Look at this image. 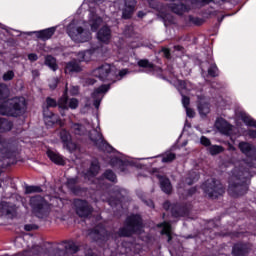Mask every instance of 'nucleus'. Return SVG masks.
I'll return each instance as SVG.
<instances>
[{"instance_id": "nucleus-1", "label": "nucleus", "mask_w": 256, "mask_h": 256, "mask_svg": "<svg viewBox=\"0 0 256 256\" xmlns=\"http://www.w3.org/2000/svg\"><path fill=\"white\" fill-rule=\"evenodd\" d=\"M170 1L168 5H160L157 7L158 9V17L163 21L165 27L168 25H173L175 23V17L171 13H175V15H185V13H189L192 9L196 7H200L201 5H207V3H215V5H221V3H225V0H164ZM171 13H170V12Z\"/></svg>"}, {"instance_id": "nucleus-2", "label": "nucleus", "mask_w": 256, "mask_h": 256, "mask_svg": "<svg viewBox=\"0 0 256 256\" xmlns=\"http://www.w3.org/2000/svg\"><path fill=\"white\" fill-rule=\"evenodd\" d=\"M63 247H64L65 251H62L60 249L45 250V249L41 248L40 246H34L30 250L29 255H32V256H70V255H74V253H77L79 251V246L73 241L64 242Z\"/></svg>"}, {"instance_id": "nucleus-3", "label": "nucleus", "mask_w": 256, "mask_h": 256, "mask_svg": "<svg viewBox=\"0 0 256 256\" xmlns=\"http://www.w3.org/2000/svg\"><path fill=\"white\" fill-rule=\"evenodd\" d=\"M249 172L245 169H235L230 179L229 191L232 195H245L247 193V182Z\"/></svg>"}, {"instance_id": "nucleus-4", "label": "nucleus", "mask_w": 256, "mask_h": 256, "mask_svg": "<svg viewBox=\"0 0 256 256\" xmlns=\"http://www.w3.org/2000/svg\"><path fill=\"white\" fill-rule=\"evenodd\" d=\"M83 27H87V23L77 20H73L68 25L67 33L75 43H87V41H91V32Z\"/></svg>"}, {"instance_id": "nucleus-5", "label": "nucleus", "mask_w": 256, "mask_h": 256, "mask_svg": "<svg viewBox=\"0 0 256 256\" xmlns=\"http://www.w3.org/2000/svg\"><path fill=\"white\" fill-rule=\"evenodd\" d=\"M25 107H27L25 104V98H14L0 104V115L17 117L20 113L25 111Z\"/></svg>"}, {"instance_id": "nucleus-6", "label": "nucleus", "mask_w": 256, "mask_h": 256, "mask_svg": "<svg viewBox=\"0 0 256 256\" xmlns=\"http://www.w3.org/2000/svg\"><path fill=\"white\" fill-rule=\"evenodd\" d=\"M46 103L48 107H57L58 105L62 117H65V111H69V109H77L79 107V100H77V98L69 99V97H67V85L65 92L63 96L58 100V103L53 98H47Z\"/></svg>"}, {"instance_id": "nucleus-7", "label": "nucleus", "mask_w": 256, "mask_h": 256, "mask_svg": "<svg viewBox=\"0 0 256 256\" xmlns=\"http://www.w3.org/2000/svg\"><path fill=\"white\" fill-rule=\"evenodd\" d=\"M30 205L32 207V212L40 219L47 217V215L51 213V205H49V203H47L41 196L32 197L30 199Z\"/></svg>"}, {"instance_id": "nucleus-8", "label": "nucleus", "mask_w": 256, "mask_h": 256, "mask_svg": "<svg viewBox=\"0 0 256 256\" xmlns=\"http://www.w3.org/2000/svg\"><path fill=\"white\" fill-rule=\"evenodd\" d=\"M143 229V222L141 221V216L133 215L127 218L126 226L119 231V235L122 237H129L133 233H141Z\"/></svg>"}, {"instance_id": "nucleus-9", "label": "nucleus", "mask_w": 256, "mask_h": 256, "mask_svg": "<svg viewBox=\"0 0 256 256\" xmlns=\"http://www.w3.org/2000/svg\"><path fill=\"white\" fill-rule=\"evenodd\" d=\"M92 77H97L100 81H113L117 77L115 66L103 64L92 71Z\"/></svg>"}, {"instance_id": "nucleus-10", "label": "nucleus", "mask_w": 256, "mask_h": 256, "mask_svg": "<svg viewBox=\"0 0 256 256\" xmlns=\"http://www.w3.org/2000/svg\"><path fill=\"white\" fill-rule=\"evenodd\" d=\"M202 189L206 195L212 199H217L219 195H223L225 193L223 185L214 179L208 180L205 184H203Z\"/></svg>"}, {"instance_id": "nucleus-11", "label": "nucleus", "mask_w": 256, "mask_h": 256, "mask_svg": "<svg viewBox=\"0 0 256 256\" xmlns=\"http://www.w3.org/2000/svg\"><path fill=\"white\" fill-rule=\"evenodd\" d=\"M173 85L178 89V91L182 95V105L184 109L189 107L190 99L189 97L185 96V93H189L191 91V82H185L179 79L173 81Z\"/></svg>"}, {"instance_id": "nucleus-12", "label": "nucleus", "mask_w": 256, "mask_h": 256, "mask_svg": "<svg viewBox=\"0 0 256 256\" xmlns=\"http://www.w3.org/2000/svg\"><path fill=\"white\" fill-rule=\"evenodd\" d=\"M90 139L95 143L96 147L102 151H107L109 153L113 150V148L103 139V134H101L97 129L92 130L90 133Z\"/></svg>"}, {"instance_id": "nucleus-13", "label": "nucleus", "mask_w": 256, "mask_h": 256, "mask_svg": "<svg viewBox=\"0 0 256 256\" xmlns=\"http://www.w3.org/2000/svg\"><path fill=\"white\" fill-rule=\"evenodd\" d=\"M110 86L109 85H102L94 90V92L91 95L90 102L96 109H99V105H101V101H103V97H105V94L107 91H109Z\"/></svg>"}, {"instance_id": "nucleus-14", "label": "nucleus", "mask_w": 256, "mask_h": 256, "mask_svg": "<svg viewBox=\"0 0 256 256\" xmlns=\"http://www.w3.org/2000/svg\"><path fill=\"white\" fill-rule=\"evenodd\" d=\"M74 207L79 217H89V215H91V212L93 211L91 206H89V203L83 200H75Z\"/></svg>"}, {"instance_id": "nucleus-15", "label": "nucleus", "mask_w": 256, "mask_h": 256, "mask_svg": "<svg viewBox=\"0 0 256 256\" xmlns=\"http://www.w3.org/2000/svg\"><path fill=\"white\" fill-rule=\"evenodd\" d=\"M89 129H91V124H81V123H73V121L70 120V131L74 135L78 137H83L87 135L89 132Z\"/></svg>"}, {"instance_id": "nucleus-16", "label": "nucleus", "mask_w": 256, "mask_h": 256, "mask_svg": "<svg viewBox=\"0 0 256 256\" xmlns=\"http://www.w3.org/2000/svg\"><path fill=\"white\" fill-rule=\"evenodd\" d=\"M215 127L219 133H222V135H233V126L223 118H218L216 120Z\"/></svg>"}, {"instance_id": "nucleus-17", "label": "nucleus", "mask_w": 256, "mask_h": 256, "mask_svg": "<svg viewBox=\"0 0 256 256\" xmlns=\"http://www.w3.org/2000/svg\"><path fill=\"white\" fill-rule=\"evenodd\" d=\"M197 109L200 117L202 118L211 113V107L209 106V102L205 96H198Z\"/></svg>"}, {"instance_id": "nucleus-18", "label": "nucleus", "mask_w": 256, "mask_h": 256, "mask_svg": "<svg viewBox=\"0 0 256 256\" xmlns=\"http://www.w3.org/2000/svg\"><path fill=\"white\" fill-rule=\"evenodd\" d=\"M111 163L114 167L118 165V167L121 169V171H125L124 167H127L129 165H135L134 160H131L123 155L113 158L111 160Z\"/></svg>"}, {"instance_id": "nucleus-19", "label": "nucleus", "mask_w": 256, "mask_h": 256, "mask_svg": "<svg viewBox=\"0 0 256 256\" xmlns=\"http://www.w3.org/2000/svg\"><path fill=\"white\" fill-rule=\"evenodd\" d=\"M240 119L247 125V127H255L256 129V120L253 119L249 114L242 112L240 114ZM248 135L256 139V130H249Z\"/></svg>"}, {"instance_id": "nucleus-20", "label": "nucleus", "mask_w": 256, "mask_h": 256, "mask_svg": "<svg viewBox=\"0 0 256 256\" xmlns=\"http://www.w3.org/2000/svg\"><path fill=\"white\" fill-rule=\"evenodd\" d=\"M239 149L242 151V153H244V155H246V157L251 159V161L256 160V148L251 146V144L247 142H241L239 144Z\"/></svg>"}, {"instance_id": "nucleus-21", "label": "nucleus", "mask_w": 256, "mask_h": 256, "mask_svg": "<svg viewBox=\"0 0 256 256\" xmlns=\"http://www.w3.org/2000/svg\"><path fill=\"white\" fill-rule=\"evenodd\" d=\"M124 7L122 8V17L124 19H129L131 15H133V11H135V5L137 2L135 0H123Z\"/></svg>"}, {"instance_id": "nucleus-22", "label": "nucleus", "mask_w": 256, "mask_h": 256, "mask_svg": "<svg viewBox=\"0 0 256 256\" xmlns=\"http://www.w3.org/2000/svg\"><path fill=\"white\" fill-rule=\"evenodd\" d=\"M44 123L47 125V127H53L55 123H59L61 126H63V122H61L59 116L49 112V110H44Z\"/></svg>"}, {"instance_id": "nucleus-23", "label": "nucleus", "mask_w": 256, "mask_h": 256, "mask_svg": "<svg viewBox=\"0 0 256 256\" xmlns=\"http://www.w3.org/2000/svg\"><path fill=\"white\" fill-rule=\"evenodd\" d=\"M36 35L38 39H42V41H47V39H51L55 34V28H48L45 30L34 31V32H27V35Z\"/></svg>"}, {"instance_id": "nucleus-24", "label": "nucleus", "mask_w": 256, "mask_h": 256, "mask_svg": "<svg viewBox=\"0 0 256 256\" xmlns=\"http://www.w3.org/2000/svg\"><path fill=\"white\" fill-rule=\"evenodd\" d=\"M103 23V20L97 13L95 12L94 9H90V14H89V25L92 29V31H96L99 29V26Z\"/></svg>"}, {"instance_id": "nucleus-25", "label": "nucleus", "mask_w": 256, "mask_h": 256, "mask_svg": "<svg viewBox=\"0 0 256 256\" xmlns=\"http://www.w3.org/2000/svg\"><path fill=\"white\" fill-rule=\"evenodd\" d=\"M97 39L102 43H109V41H111V29L107 26H103L97 32Z\"/></svg>"}, {"instance_id": "nucleus-26", "label": "nucleus", "mask_w": 256, "mask_h": 256, "mask_svg": "<svg viewBox=\"0 0 256 256\" xmlns=\"http://www.w3.org/2000/svg\"><path fill=\"white\" fill-rule=\"evenodd\" d=\"M64 71L66 75H71V73H79V71H81V66L79 63H77V61L72 60L66 64Z\"/></svg>"}, {"instance_id": "nucleus-27", "label": "nucleus", "mask_w": 256, "mask_h": 256, "mask_svg": "<svg viewBox=\"0 0 256 256\" xmlns=\"http://www.w3.org/2000/svg\"><path fill=\"white\" fill-rule=\"evenodd\" d=\"M97 173H99V162L95 160L92 162L89 171L85 174V179L91 181L93 177L97 176Z\"/></svg>"}, {"instance_id": "nucleus-28", "label": "nucleus", "mask_w": 256, "mask_h": 256, "mask_svg": "<svg viewBox=\"0 0 256 256\" xmlns=\"http://www.w3.org/2000/svg\"><path fill=\"white\" fill-rule=\"evenodd\" d=\"M47 155L56 165H64L65 160L63 159V156L59 155V153H56L53 150H48Z\"/></svg>"}, {"instance_id": "nucleus-29", "label": "nucleus", "mask_w": 256, "mask_h": 256, "mask_svg": "<svg viewBox=\"0 0 256 256\" xmlns=\"http://www.w3.org/2000/svg\"><path fill=\"white\" fill-rule=\"evenodd\" d=\"M95 53V49H90V50H86V51H82L79 52L77 54V60L78 61H91V59L93 58V55Z\"/></svg>"}, {"instance_id": "nucleus-30", "label": "nucleus", "mask_w": 256, "mask_h": 256, "mask_svg": "<svg viewBox=\"0 0 256 256\" xmlns=\"http://www.w3.org/2000/svg\"><path fill=\"white\" fill-rule=\"evenodd\" d=\"M232 253L234 256H245L247 255V248L243 244H236L233 247Z\"/></svg>"}, {"instance_id": "nucleus-31", "label": "nucleus", "mask_w": 256, "mask_h": 256, "mask_svg": "<svg viewBox=\"0 0 256 256\" xmlns=\"http://www.w3.org/2000/svg\"><path fill=\"white\" fill-rule=\"evenodd\" d=\"M158 227H162L161 234L167 235L168 242L171 241V239H172L171 224L164 222L162 224H159Z\"/></svg>"}, {"instance_id": "nucleus-32", "label": "nucleus", "mask_w": 256, "mask_h": 256, "mask_svg": "<svg viewBox=\"0 0 256 256\" xmlns=\"http://www.w3.org/2000/svg\"><path fill=\"white\" fill-rule=\"evenodd\" d=\"M160 187L164 193H171V182L165 177L160 178Z\"/></svg>"}, {"instance_id": "nucleus-33", "label": "nucleus", "mask_w": 256, "mask_h": 256, "mask_svg": "<svg viewBox=\"0 0 256 256\" xmlns=\"http://www.w3.org/2000/svg\"><path fill=\"white\" fill-rule=\"evenodd\" d=\"M45 65L52 69V71H57V69H59V67L57 66V60L53 56L46 57Z\"/></svg>"}, {"instance_id": "nucleus-34", "label": "nucleus", "mask_w": 256, "mask_h": 256, "mask_svg": "<svg viewBox=\"0 0 256 256\" xmlns=\"http://www.w3.org/2000/svg\"><path fill=\"white\" fill-rule=\"evenodd\" d=\"M13 128V123H11L10 121L0 118V131L1 133L5 132V131H11V129Z\"/></svg>"}, {"instance_id": "nucleus-35", "label": "nucleus", "mask_w": 256, "mask_h": 256, "mask_svg": "<svg viewBox=\"0 0 256 256\" xmlns=\"http://www.w3.org/2000/svg\"><path fill=\"white\" fill-rule=\"evenodd\" d=\"M60 139L62 141V143L67 144L69 143V141H71V134L69 133V131L63 129L60 132Z\"/></svg>"}, {"instance_id": "nucleus-36", "label": "nucleus", "mask_w": 256, "mask_h": 256, "mask_svg": "<svg viewBox=\"0 0 256 256\" xmlns=\"http://www.w3.org/2000/svg\"><path fill=\"white\" fill-rule=\"evenodd\" d=\"M175 160V154L172 152H166L162 155V163H171Z\"/></svg>"}, {"instance_id": "nucleus-37", "label": "nucleus", "mask_w": 256, "mask_h": 256, "mask_svg": "<svg viewBox=\"0 0 256 256\" xmlns=\"http://www.w3.org/2000/svg\"><path fill=\"white\" fill-rule=\"evenodd\" d=\"M94 233L96 235L95 241H99V239H102V241H105V235L107 234V232L105 231V229H95Z\"/></svg>"}, {"instance_id": "nucleus-38", "label": "nucleus", "mask_w": 256, "mask_h": 256, "mask_svg": "<svg viewBox=\"0 0 256 256\" xmlns=\"http://www.w3.org/2000/svg\"><path fill=\"white\" fill-rule=\"evenodd\" d=\"M209 153L211 155H219V153H223V147L218 145H212L209 147Z\"/></svg>"}, {"instance_id": "nucleus-39", "label": "nucleus", "mask_w": 256, "mask_h": 256, "mask_svg": "<svg viewBox=\"0 0 256 256\" xmlns=\"http://www.w3.org/2000/svg\"><path fill=\"white\" fill-rule=\"evenodd\" d=\"M0 157H3V159H11L13 152H11L9 148H3L0 150Z\"/></svg>"}, {"instance_id": "nucleus-40", "label": "nucleus", "mask_w": 256, "mask_h": 256, "mask_svg": "<svg viewBox=\"0 0 256 256\" xmlns=\"http://www.w3.org/2000/svg\"><path fill=\"white\" fill-rule=\"evenodd\" d=\"M43 190L39 186H26L25 193L31 194V193H41Z\"/></svg>"}, {"instance_id": "nucleus-41", "label": "nucleus", "mask_w": 256, "mask_h": 256, "mask_svg": "<svg viewBox=\"0 0 256 256\" xmlns=\"http://www.w3.org/2000/svg\"><path fill=\"white\" fill-rule=\"evenodd\" d=\"M208 75H210V77H217V75H219V69H217V65L212 64L209 69H208Z\"/></svg>"}, {"instance_id": "nucleus-42", "label": "nucleus", "mask_w": 256, "mask_h": 256, "mask_svg": "<svg viewBox=\"0 0 256 256\" xmlns=\"http://www.w3.org/2000/svg\"><path fill=\"white\" fill-rule=\"evenodd\" d=\"M139 67H144L145 69H150V71H153V64L149 63L148 60H140L138 61Z\"/></svg>"}, {"instance_id": "nucleus-43", "label": "nucleus", "mask_w": 256, "mask_h": 256, "mask_svg": "<svg viewBox=\"0 0 256 256\" xmlns=\"http://www.w3.org/2000/svg\"><path fill=\"white\" fill-rule=\"evenodd\" d=\"M64 148L67 149V151H69L70 153H73V151H76L77 149V144L70 140L64 145Z\"/></svg>"}, {"instance_id": "nucleus-44", "label": "nucleus", "mask_w": 256, "mask_h": 256, "mask_svg": "<svg viewBox=\"0 0 256 256\" xmlns=\"http://www.w3.org/2000/svg\"><path fill=\"white\" fill-rule=\"evenodd\" d=\"M104 177H105V179H108V181H112V182H115L117 179V176L111 170L106 171L104 173Z\"/></svg>"}, {"instance_id": "nucleus-45", "label": "nucleus", "mask_w": 256, "mask_h": 256, "mask_svg": "<svg viewBox=\"0 0 256 256\" xmlns=\"http://www.w3.org/2000/svg\"><path fill=\"white\" fill-rule=\"evenodd\" d=\"M197 179H199V175H197V173H195V172H192L190 174V177L186 178V184L193 185V182L197 181Z\"/></svg>"}, {"instance_id": "nucleus-46", "label": "nucleus", "mask_w": 256, "mask_h": 256, "mask_svg": "<svg viewBox=\"0 0 256 256\" xmlns=\"http://www.w3.org/2000/svg\"><path fill=\"white\" fill-rule=\"evenodd\" d=\"M10 203L11 202H2L0 204V209H2V211H5L6 213H11V209H13V206L9 208Z\"/></svg>"}, {"instance_id": "nucleus-47", "label": "nucleus", "mask_w": 256, "mask_h": 256, "mask_svg": "<svg viewBox=\"0 0 256 256\" xmlns=\"http://www.w3.org/2000/svg\"><path fill=\"white\" fill-rule=\"evenodd\" d=\"M13 77H15V73L13 71L9 70L8 72L4 73L3 80L11 81V79H13Z\"/></svg>"}, {"instance_id": "nucleus-48", "label": "nucleus", "mask_w": 256, "mask_h": 256, "mask_svg": "<svg viewBox=\"0 0 256 256\" xmlns=\"http://www.w3.org/2000/svg\"><path fill=\"white\" fill-rule=\"evenodd\" d=\"M59 83V79L58 78H52L49 81V87L50 89H55L57 87V84Z\"/></svg>"}, {"instance_id": "nucleus-49", "label": "nucleus", "mask_w": 256, "mask_h": 256, "mask_svg": "<svg viewBox=\"0 0 256 256\" xmlns=\"http://www.w3.org/2000/svg\"><path fill=\"white\" fill-rule=\"evenodd\" d=\"M200 143L202 145H204L205 147H209V145H211V141L207 137H205V136L201 137Z\"/></svg>"}, {"instance_id": "nucleus-50", "label": "nucleus", "mask_w": 256, "mask_h": 256, "mask_svg": "<svg viewBox=\"0 0 256 256\" xmlns=\"http://www.w3.org/2000/svg\"><path fill=\"white\" fill-rule=\"evenodd\" d=\"M75 183H77V178H69L67 180V186L69 189H73V185H75Z\"/></svg>"}, {"instance_id": "nucleus-51", "label": "nucleus", "mask_w": 256, "mask_h": 256, "mask_svg": "<svg viewBox=\"0 0 256 256\" xmlns=\"http://www.w3.org/2000/svg\"><path fill=\"white\" fill-rule=\"evenodd\" d=\"M187 117L193 118L195 117V110L191 108H185Z\"/></svg>"}, {"instance_id": "nucleus-52", "label": "nucleus", "mask_w": 256, "mask_h": 256, "mask_svg": "<svg viewBox=\"0 0 256 256\" xmlns=\"http://www.w3.org/2000/svg\"><path fill=\"white\" fill-rule=\"evenodd\" d=\"M109 205H111V207H113V205H119V203L121 202V200H115L112 198H109L108 200Z\"/></svg>"}, {"instance_id": "nucleus-53", "label": "nucleus", "mask_w": 256, "mask_h": 256, "mask_svg": "<svg viewBox=\"0 0 256 256\" xmlns=\"http://www.w3.org/2000/svg\"><path fill=\"white\" fill-rule=\"evenodd\" d=\"M71 95H77L79 93V87L78 86H72L70 89Z\"/></svg>"}, {"instance_id": "nucleus-54", "label": "nucleus", "mask_w": 256, "mask_h": 256, "mask_svg": "<svg viewBox=\"0 0 256 256\" xmlns=\"http://www.w3.org/2000/svg\"><path fill=\"white\" fill-rule=\"evenodd\" d=\"M7 90V86L0 84V99H3V93Z\"/></svg>"}, {"instance_id": "nucleus-55", "label": "nucleus", "mask_w": 256, "mask_h": 256, "mask_svg": "<svg viewBox=\"0 0 256 256\" xmlns=\"http://www.w3.org/2000/svg\"><path fill=\"white\" fill-rule=\"evenodd\" d=\"M28 59L29 61H37L38 57H37V54H29L28 55Z\"/></svg>"}, {"instance_id": "nucleus-56", "label": "nucleus", "mask_w": 256, "mask_h": 256, "mask_svg": "<svg viewBox=\"0 0 256 256\" xmlns=\"http://www.w3.org/2000/svg\"><path fill=\"white\" fill-rule=\"evenodd\" d=\"M127 73H128L127 69H123V70L119 71L118 75H119V77L123 78V77H125V75H127Z\"/></svg>"}, {"instance_id": "nucleus-57", "label": "nucleus", "mask_w": 256, "mask_h": 256, "mask_svg": "<svg viewBox=\"0 0 256 256\" xmlns=\"http://www.w3.org/2000/svg\"><path fill=\"white\" fill-rule=\"evenodd\" d=\"M163 54H164V56H165L167 59H169V57H171V54H170V52H169V49H167V48H164V49H163Z\"/></svg>"}, {"instance_id": "nucleus-58", "label": "nucleus", "mask_w": 256, "mask_h": 256, "mask_svg": "<svg viewBox=\"0 0 256 256\" xmlns=\"http://www.w3.org/2000/svg\"><path fill=\"white\" fill-rule=\"evenodd\" d=\"M95 84V80L88 78L85 81V85H94Z\"/></svg>"}, {"instance_id": "nucleus-59", "label": "nucleus", "mask_w": 256, "mask_h": 256, "mask_svg": "<svg viewBox=\"0 0 256 256\" xmlns=\"http://www.w3.org/2000/svg\"><path fill=\"white\" fill-rule=\"evenodd\" d=\"M126 191L125 190H120V191H116L115 195H117V199H119V195H125Z\"/></svg>"}, {"instance_id": "nucleus-60", "label": "nucleus", "mask_w": 256, "mask_h": 256, "mask_svg": "<svg viewBox=\"0 0 256 256\" xmlns=\"http://www.w3.org/2000/svg\"><path fill=\"white\" fill-rule=\"evenodd\" d=\"M32 75H33V77H39V71L33 70Z\"/></svg>"}, {"instance_id": "nucleus-61", "label": "nucleus", "mask_w": 256, "mask_h": 256, "mask_svg": "<svg viewBox=\"0 0 256 256\" xmlns=\"http://www.w3.org/2000/svg\"><path fill=\"white\" fill-rule=\"evenodd\" d=\"M169 207H170L169 202H165V203H164V209H169Z\"/></svg>"}, {"instance_id": "nucleus-62", "label": "nucleus", "mask_w": 256, "mask_h": 256, "mask_svg": "<svg viewBox=\"0 0 256 256\" xmlns=\"http://www.w3.org/2000/svg\"><path fill=\"white\" fill-rule=\"evenodd\" d=\"M31 229H33V227H31V226H29V225H26V226H25V230H26V231H31Z\"/></svg>"}, {"instance_id": "nucleus-63", "label": "nucleus", "mask_w": 256, "mask_h": 256, "mask_svg": "<svg viewBox=\"0 0 256 256\" xmlns=\"http://www.w3.org/2000/svg\"><path fill=\"white\" fill-rule=\"evenodd\" d=\"M138 17H145V13L143 11L138 12Z\"/></svg>"}, {"instance_id": "nucleus-64", "label": "nucleus", "mask_w": 256, "mask_h": 256, "mask_svg": "<svg viewBox=\"0 0 256 256\" xmlns=\"http://www.w3.org/2000/svg\"><path fill=\"white\" fill-rule=\"evenodd\" d=\"M102 181H103V180H99V179L94 180V182H95V183H99V185H101Z\"/></svg>"}]
</instances>
